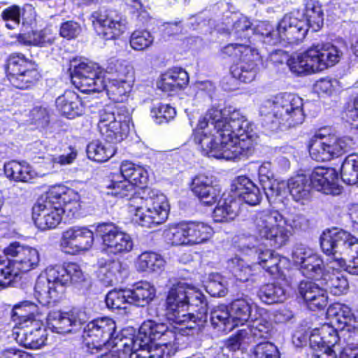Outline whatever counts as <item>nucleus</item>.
<instances>
[{"instance_id": "nucleus-1", "label": "nucleus", "mask_w": 358, "mask_h": 358, "mask_svg": "<svg viewBox=\"0 0 358 358\" xmlns=\"http://www.w3.org/2000/svg\"><path fill=\"white\" fill-rule=\"evenodd\" d=\"M213 127L216 136L206 133L194 140L206 152H215L217 158L240 160L254 152L255 138L251 123L240 110L231 106L223 110L210 108L199 120L197 129Z\"/></svg>"}, {"instance_id": "nucleus-2", "label": "nucleus", "mask_w": 358, "mask_h": 358, "mask_svg": "<svg viewBox=\"0 0 358 358\" xmlns=\"http://www.w3.org/2000/svg\"><path fill=\"white\" fill-rule=\"evenodd\" d=\"M105 193L117 198H129L131 211H135L133 220L145 228H152L164 223L168 217L166 196L157 189H146L143 196H134L135 187L129 181L113 174L105 182Z\"/></svg>"}, {"instance_id": "nucleus-3", "label": "nucleus", "mask_w": 358, "mask_h": 358, "mask_svg": "<svg viewBox=\"0 0 358 358\" xmlns=\"http://www.w3.org/2000/svg\"><path fill=\"white\" fill-rule=\"evenodd\" d=\"M72 284L78 287H88L90 281L80 266L76 263H67L64 266L56 265L46 268L45 275H40L34 287V295L38 302L48 306L55 302L64 287Z\"/></svg>"}, {"instance_id": "nucleus-4", "label": "nucleus", "mask_w": 358, "mask_h": 358, "mask_svg": "<svg viewBox=\"0 0 358 358\" xmlns=\"http://www.w3.org/2000/svg\"><path fill=\"white\" fill-rule=\"evenodd\" d=\"M166 315L170 322L169 327L163 323H157L153 320L145 321L140 327L135 338V346H148L162 336L170 339L163 343L166 350L167 356H173L178 351L177 335L179 333V283L174 284L168 292L166 297ZM166 340V338H164Z\"/></svg>"}, {"instance_id": "nucleus-5", "label": "nucleus", "mask_w": 358, "mask_h": 358, "mask_svg": "<svg viewBox=\"0 0 358 358\" xmlns=\"http://www.w3.org/2000/svg\"><path fill=\"white\" fill-rule=\"evenodd\" d=\"M252 220L259 236L276 248L285 245L292 236L285 226L296 230H305L308 227V220L302 214L290 213L284 217L278 210L269 209L256 212Z\"/></svg>"}, {"instance_id": "nucleus-6", "label": "nucleus", "mask_w": 358, "mask_h": 358, "mask_svg": "<svg viewBox=\"0 0 358 358\" xmlns=\"http://www.w3.org/2000/svg\"><path fill=\"white\" fill-rule=\"evenodd\" d=\"M320 246L329 257L331 268H345L358 275V238L350 232L338 228L325 230L320 236Z\"/></svg>"}, {"instance_id": "nucleus-7", "label": "nucleus", "mask_w": 358, "mask_h": 358, "mask_svg": "<svg viewBox=\"0 0 358 358\" xmlns=\"http://www.w3.org/2000/svg\"><path fill=\"white\" fill-rule=\"evenodd\" d=\"M302 106V99L296 94H278L261 107L260 113L265 115L264 124L272 131L301 124L305 118Z\"/></svg>"}, {"instance_id": "nucleus-8", "label": "nucleus", "mask_w": 358, "mask_h": 358, "mask_svg": "<svg viewBox=\"0 0 358 358\" xmlns=\"http://www.w3.org/2000/svg\"><path fill=\"white\" fill-rule=\"evenodd\" d=\"M0 256V288L12 285L22 273L35 268L39 262L38 250L18 242L10 243Z\"/></svg>"}, {"instance_id": "nucleus-9", "label": "nucleus", "mask_w": 358, "mask_h": 358, "mask_svg": "<svg viewBox=\"0 0 358 358\" xmlns=\"http://www.w3.org/2000/svg\"><path fill=\"white\" fill-rule=\"evenodd\" d=\"M343 51L330 43L313 45L306 51L287 59L290 71L298 76L322 71L338 63Z\"/></svg>"}, {"instance_id": "nucleus-10", "label": "nucleus", "mask_w": 358, "mask_h": 358, "mask_svg": "<svg viewBox=\"0 0 358 358\" xmlns=\"http://www.w3.org/2000/svg\"><path fill=\"white\" fill-rule=\"evenodd\" d=\"M180 336H194L197 320H206L208 304L203 294L197 288L180 282Z\"/></svg>"}, {"instance_id": "nucleus-11", "label": "nucleus", "mask_w": 358, "mask_h": 358, "mask_svg": "<svg viewBox=\"0 0 358 358\" xmlns=\"http://www.w3.org/2000/svg\"><path fill=\"white\" fill-rule=\"evenodd\" d=\"M130 120V113L125 106H108L99 111L97 127L107 142L117 143L127 136Z\"/></svg>"}, {"instance_id": "nucleus-12", "label": "nucleus", "mask_w": 358, "mask_h": 358, "mask_svg": "<svg viewBox=\"0 0 358 358\" xmlns=\"http://www.w3.org/2000/svg\"><path fill=\"white\" fill-rule=\"evenodd\" d=\"M222 52L238 59V62L231 67L233 78L245 83H251L255 79L259 71L255 60L259 57L257 49L249 44L234 43L224 46L222 49Z\"/></svg>"}, {"instance_id": "nucleus-13", "label": "nucleus", "mask_w": 358, "mask_h": 358, "mask_svg": "<svg viewBox=\"0 0 358 358\" xmlns=\"http://www.w3.org/2000/svg\"><path fill=\"white\" fill-rule=\"evenodd\" d=\"M252 306L246 299H237L230 305V310L225 305L215 307L211 312L210 320L213 326L225 331H231L235 327L244 326L252 318Z\"/></svg>"}, {"instance_id": "nucleus-14", "label": "nucleus", "mask_w": 358, "mask_h": 358, "mask_svg": "<svg viewBox=\"0 0 358 358\" xmlns=\"http://www.w3.org/2000/svg\"><path fill=\"white\" fill-rule=\"evenodd\" d=\"M352 144L350 137L316 133L309 143L310 155L315 161L325 162L347 152Z\"/></svg>"}, {"instance_id": "nucleus-15", "label": "nucleus", "mask_w": 358, "mask_h": 358, "mask_svg": "<svg viewBox=\"0 0 358 358\" xmlns=\"http://www.w3.org/2000/svg\"><path fill=\"white\" fill-rule=\"evenodd\" d=\"M78 195L71 189H52L42 195L32 208V218L42 217L55 213L64 214L68 203L77 202Z\"/></svg>"}, {"instance_id": "nucleus-16", "label": "nucleus", "mask_w": 358, "mask_h": 358, "mask_svg": "<svg viewBox=\"0 0 358 358\" xmlns=\"http://www.w3.org/2000/svg\"><path fill=\"white\" fill-rule=\"evenodd\" d=\"M34 62L27 59L20 53L11 55L7 63L8 77L10 83L16 88L26 90L39 78Z\"/></svg>"}, {"instance_id": "nucleus-17", "label": "nucleus", "mask_w": 358, "mask_h": 358, "mask_svg": "<svg viewBox=\"0 0 358 358\" xmlns=\"http://www.w3.org/2000/svg\"><path fill=\"white\" fill-rule=\"evenodd\" d=\"M34 62L27 59L20 53L11 55L7 63L8 77L10 83L16 88L26 90L39 78Z\"/></svg>"}, {"instance_id": "nucleus-18", "label": "nucleus", "mask_w": 358, "mask_h": 358, "mask_svg": "<svg viewBox=\"0 0 358 358\" xmlns=\"http://www.w3.org/2000/svg\"><path fill=\"white\" fill-rule=\"evenodd\" d=\"M96 234L102 240L103 250L108 253L122 255L133 249L130 235L113 222L99 223L96 227Z\"/></svg>"}, {"instance_id": "nucleus-19", "label": "nucleus", "mask_w": 358, "mask_h": 358, "mask_svg": "<svg viewBox=\"0 0 358 358\" xmlns=\"http://www.w3.org/2000/svg\"><path fill=\"white\" fill-rule=\"evenodd\" d=\"M116 325L109 317L94 320L85 327L84 337L87 341V351L92 354L99 352L102 347L110 345V341L114 337Z\"/></svg>"}, {"instance_id": "nucleus-20", "label": "nucleus", "mask_w": 358, "mask_h": 358, "mask_svg": "<svg viewBox=\"0 0 358 358\" xmlns=\"http://www.w3.org/2000/svg\"><path fill=\"white\" fill-rule=\"evenodd\" d=\"M308 31V22L303 13L292 10L286 13L278 22V34L280 44L294 45L301 42Z\"/></svg>"}, {"instance_id": "nucleus-21", "label": "nucleus", "mask_w": 358, "mask_h": 358, "mask_svg": "<svg viewBox=\"0 0 358 358\" xmlns=\"http://www.w3.org/2000/svg\"><path fill=\"white\" fill-rule=\"evenodd\" d=\"M93 25L106 40L114 39L126 29L125 20L115 10L101 9L92 14Z\"/></svg>"}, {"instance_id": "nucleus-22", "label": "nucleus", "mask_w": 358, "mask_h": 358, "mask_svg": "<svg viewBox=\"0 0 358 358\" xmlns=\"http://www.w3.org/2000/svg\"><path fill=\"white\" fill-rule=\"evenodd\" d=\"M109 72L116 73L117 78L112 79L106 85L107 90L115 97L116 101H122L120 97L127 94L131 90L134 83V71L131 66L121 62H111L108 67Z\"/></svg>"}, {"instance_id": "nucleus-23", "label": "nucleus", "mask_w": 358, "mask_h": 358, "mask_svg": "<svg viewBox=\"0 0 358 358\" xmlns=\"http://www.w3.org/2000/svg\"><path fill=\"white\" fill-rule=\"evenodd\" d=\"M48 327L57 334H67L75 332L81 328L86 321L84 313L60 311L50 312L47 316Z\"/></svg>"}, {"instance_id": "nucleus-24", "label": "nucleus", "mask_w": 358, "mask_h": 358, "mask_svg": "<svg viewBox=\"0 0 358 358\" xmlns=\"http://www.w3.org/2000/svg\"><path fill=\"white\" fill-rule=\"evenodd\" d=\"M310 185L317 191L326 194L338 195L341 192L338 177L335 169L318 166L313 169L308 177Z\"/></svg>"}, {"instance_id": "nucleus-25", "label": "nucleus", "mask_w": 358, "mask_h": 358, "mask_svg": "<svg viewBox=\"0 0 358 358\" xmlns=\"http://www.w3.org/2000/svg\"><path fill=\"white\" fill-rule=\"evenodd\" d=\"M213 229L209 225L199 222H180V245H194L209 240Z\"/></svg>"}, {"instance_id": "nucleus-26", "label": "nucleus", "mask_w": 358, "mask_h": 358, "mask_svg": "<svg viewBox=\"0 0 358 358\" xmlns=\"http://www.w3.org/2000/svg\"><path fill=\"white\" fill-rule=\"evenodd\" d=\"M42 320H37L27 327L14 330L16 341L26 348L39 349L45 345L47 339Z\"/></svg>"}, {"instance_id": "nucleus-27", "label": "nucleus", "mask_w": 358, "mask_h": 358, "mask_svg": "<svg viewBox=\"0 0 358 358\" xmlns=\"http://www.w3.org/2000/svg\"><path fill=\"white\" fill-rule=\"evenodd\" d=\"M1 17L5 26L9 29L17 27L22 20L23 26H31L36 21V12L31 5L27 4L22 8L13 5L3 9Z\"/></svg>"}, {"instance_id": "nucleus-28", "label": "nucleus", "mask_w": 358, "mask_h": 358, "mask_svg": "<svg viewBox=\"0 0 358 358\" xmlns=\"http://www.w3.org/2000/svg\"><path fill=\"white\" fill-rule=\"evenodd\" d=\"M213 183L212 178L204 174L196 176L191 182L192 191L206 206H212L220 199V190Z\"/></svg>"}, {"instance_id": "nucleus-29", "label": "nucleus", "mask_w": 358, "mask_h": 358, "mask_svg": "<svg viewBox=\"0 0 358 358\" xmlns=\"http://www.w3.org/2000/svg\"><path fill=\"white\" fill-rule=\"evenodd\" d=\"M11 318L15 322V330L21 327H27L35 321L42 320V315L38 312V308L35 303L25 301L14 306Z\"/></svg>"}, {"instance_id": "nucleus-30", "label": "nucleus", "mask_w": 358, "mask_h": 358, "mask_svg": "<svg viewBox=\"0 0 358 358\" xmlns=\"http://www.w3.org/2000/svg\"><path fill=\"white\" fill-rule=\"evenodd\" d=\"M231 190L250 206L259 204L262 198L259 187L244 176H238L234 180Z\"/></svg>"}, {"instance_id": "nucleus-31", "label": "nucleus", "mask_w": 358, "mask_h": 358, "mask_svg": "<svg viewBox=\"0 0 358 358\" xmlns=\"http://www.w3.org/2000/svg\"><path fill=\"white\" fill-rule=\"evenodd\" d=\"M339 341L337 330L329 324H324L313 329L309 336L310 347L313 350L320 348H340L336 345Z\"/></svg>"}, {"instance_id": "nucleus-32", "label": "nucleus", "mask_w": 358, "mask_h": 358, "mask_svg": "<svg viewBox=\"0 0 358 358\" xmlns=\"http://www.w3.org/2000/svg\"><path fill=\"white\" fill-rule=\"evenodd\" d=\"M57 110L65 117L73 119L84 113L85 106L75 92L66 90L55 101Z\"/></svg>"}, {"instance_id": "nucleus-33", "label": "nucleus", "mask_w": 358, "mask_h": 358, "mask_svg": "<svg viewBox=\"0 0 358 358\" xmlns=\"http://www.w3.org/2000/svg\"><path fill=\"white\" fill-rule=\"evenodd\" d=\"M332 269V272L327 271L325 273L321 275L320 285L324 287L327 292L329 291L336 296L346 294L349 289L347 278L338 270Z\"/></svg>"}, {"instance_id": "nucleus-34", "label": "nucleus", "mask_w": 358, "mask_h": 358, "mask_svg": "<svg viewBox=\"0 0 358 358\" xmlns=\"http://www.w3.org/2000/svg\"><path fill=\"white\" fill-rule=\"evenodd\" d=\"M287 182V188L296 201L308 198L310 192L309 178L304 174H298L289 178Z\"/></svg>"}, {"instance_id": "nucleus-35", "label": "nucleus", "mask_w": 358, "mask_h": 358, "mask_svg": "<svg viewBox=\"0 0 358 358\" xmlns=\"http://www.w3.org/2000/svg\"><path fill=\"white\" fill-rule=\"evenodd\" d=\"M257 296L262 302L271 305L285 301L287 292L280 284L268 283L260 287Z\"/></svg>"}, {"instance_id": "nucleus-36", "label": "nucleus", "mask_w": 358, "mask_h": 358, "mask_svg": "<svg viewBox=\"0 0 358 358\" xmlns=\"http://www.w3.org/2000/svg\"><path fill=\"white\" fill-rule=\"evenodd\" d=\"M5 174L15 181L27 182L34 178L35 172L26 162L11 161L4 165Z\"/></svg>"}, {"instance_id": "nucleus-37", "label": "nucleus", "mask_w": 358, "mask_h": 358, "mask_svg": "<svg viewBox=\"0 0 358 358\" xmlns=\"http://www.w3.org/2000/svg\"><path fill=\"white\" fill-rule=\"evenodd\" d=\"M72 83L82 92L90 93L101 92L106 87L101 73L94 76H85L81 74V78L72 77Z\"/></svg>"}, {"instance_id": "nucleus-38", "label": "nucleus", "mask_w": 358, "mask_h": 358, "mask_svg": "<svg viewBox=\"0 0 358 358\" xmlns=\"http://www.w3.org/2000/svg\"><path fill=\"white\" fill-rule=\"evenodd\" d=\"M218 203L213 211V219L216 222H228L234 220L238 215V205L232 199H218Z\"/></svg>"}, {"instance_id": "nucleus-39", "label": "nucleus", "mask_w": 358, "mask_h": 358, "mask_svg": "<svg viewBox=\"0 0 358 358\" xmlns=\"http://www.w3.org/2000/svg\"><path fill=\"white\" fill-rule=\"evenodd\" d=\"M131 301L132 304L138 306H145L155 296V287L148 282L138 283L133 289H130Z\"/></svg>"}, {"instance_id": "nucleus-40", "label": "nucleus", "mask_w": 358, "mask_h": 358, "mask_svg": "<svg viewBox=\"0 0 358 358\" xmlns=\"http://www.w3.org/2000/svg\"><path fill=\"white\" fill-rule=\"evenodd\" d=\"M165 261L161 255L152 252H145L139 255L136 266L141 271L159 272L162 270Z\"/></svg>"}, {"instance_id": "nucleus-41", "label": "nucleus", "mask_w": 358, "mask_h": 358, "mask_svg": "<svg viewBox=\"0 0 358 358\" xmlns=\"http://www.w3.org/2000/svg\"><path fill=\"white\" fill-rule=\"evenodd\" d=\"M115 152V148L113 145L104 144L99 141L90 143L87 148L88 157L99 162H106Z\"/></svg>"}, {"instance_id": "nucleus-42", "label": "nucleus", "mask_w": 358, "mask_h": 358, "mask_svg": "<svg viewBox=\"0 0 358 358\" xmlns=\"http://www.w3.org/2000/svg\"><path fill=\"white\" fill-rule=\"evenodd\" d=\"M305 20L308 22V28H313L317 31L323 24V12L318 1L308 0L306 5V11L303 14Z\"/></svg>"}, {"instance_id": "nucleus-43", "label": "nucleus", "mask_w": 358, "mask_h": 358, "mask_svg": "<svg viewBox=\"0 0 358 358\" xmlns=\"http://www.w3.org/2000/svg\"><path fill=\"white\" fill-rule=\"evenodd\" d=\"M122 264L119 261H111L100 266L97 276L104 286H111L118 281Z\"/></svg>"}, {"instance_id": "nucleus-44", "label": "nucleus", "mask_w": 358, "mask_h": 358, "mask_svg": "<svg viewBox=\"0 0 358 358\" xmlns=\"http://www.w3.org/2000/svg\"><path fill=\"white\" fill-rule=\"evenodd\" d=\"M341 177L343 181L350 185L358 182V157L350 155L345 157L341 168Z\"/></svg>"}, {"instance_id": "nucleus-45", "label": "nucleus", "mask_w": 358, "mask_h": 358, "mask_svg": "<svg viewBox=\"0 0 358 358\" xmlns=\"http://www.w3.org/2000/svg\"><path fill=\"white\" fill-rule=\"evenodd\" d=\"M252 22L247 17L242 16L236 20L230 34L234 36L238 43L250 45V36L254 33V29L252 27Z\"/></svg>"}, {"instance_id": "nucleus-46", "label": "nucleus", "mask_w": 358, "mask_h": 358, "mask_svg": "<svg viewBox=\"0 0 358 358\" xmlns=\"http://www.w3.org/2000/svg\"><path fill=\"white\" fill-rule=\"evenodd\" d=\"M299 269L303 275L320 280L321 275L326 273L322 259L316 254L315 256L307 259L305 263L299 266Z\"/></svg>"}, {"instance_id": "nucleus-47", "label": "nucleus", "mask_w": 358, "mask_h": 358, "mask_svg": "<svg viewBox=\"0 0 358 358\" xmlns=\"http://www.w3.org/2000/svg\"><path fill=\"white\" fill-rule=\"evenodd\" d=\"M262 187L270 203L281 202L287 192V182L275 179L263 183Z\"/></svg>"}, {"instance_id": "nucleus-48", "label": "nucleus", "mask_w": 358, "mask_h": 358, "mask_svg": "<svg viewBox=\"0 0 358 358\" xmlns=\"http://www.w3.org/2000/svg\"><path fill=\"white\" fill-rule=\"evenodd\" d=\"M130 289H114L106 296V303L110 309H126L128 304H132Z\"/></svg>"}, {"instance_id": "nucleus-49", "label": "nucleus", "mask_w": 358, "mask_h": 358, "mask_svg": "<svg viewBox=\"0 0 358 358\" xmlns=\"http://www.w3.org/2000/svg\"><path fill=\"white\" fill-rule=\"evenodd\" d=\"M243 329L248 334L252 343L256 342L259 338H266L269 330V324L262 319H253L252 317Z\"/></svg>"}, {"instance_id": "nucleus-50", "label": "nucleus", "mask_w": 358, "mask_h": 358, "mask_svg": "<svg viewBox=\"0 0 358 358\" xmlns=\"http://www.w3.org/2000/svg\"><path fill=\"white\" fill-rule=\"evenodd\" d=\"M327 313L329 315H334L331 322L336 324L341 329L350 325L354 320L350 308L343 304L337 303L331 306Z\"/></svg>"}, {"instance_id": "nucleus-51", "label": "nucleus", "mask_w": 358, "mask_h": 358, "mask_svg": "<svg viewBox=\"0 0 358 358\" xmlns=\"http://www.w3.org/2000/svg\"><path fill=\"white\" fill-rule=\"evenodd\" d=\"M254 29V32L263 37V43L275 45L280 44V38L278 37V25L275 29L274 27L268 22H259Z\"/></svg>"}, {"instance_id": "nucleus-52", "label": "nucleus", "mask_w": 358, "mask_h": 358, "mask_svg": "<svg viewBox=\"0 0 358 358\" xmlns=\"http://www.w3.org/2000/svg\"><path fill=\"white\" fill-rule=\"evenodd\" d=\"M154 37L145 29H137L132 32L129 38V44L132 49L143 51L153 43Z\"/></svg>"}, {"instance_id": "nucleus-53", "label": "nucleus", "mask_w": 358, "mask_h": 358, "mask_svg": "<svg viewBox=\"0 0 358 358\" xmlns=\"http://www.w3.org/2000/svg\"><path fill=\"white\" fill-rule=\"evenodd\" d=\"M227 266L234 277L239 281H247L252 275L250 267L238 257L229 259L227 262Z\"/></svg>"}, {"instance_id": "nucleus-54", "label": "nucleus", "mask_w": 358, "mask_h": 358, "mask_svg": "<svg viewBox=\"0 0 358 358\" xmlns=\"http://www.w3.org/2000/svg\"><path fill=\"white\" fill-rule=\"evenodd\" d=\"M151 116L157 124L168 122L176 115V110L168 104L158 103L151 109Z\"/></svg>"}, {"instance_id": "nucleus-55", "label": "nucleus", "mask_w": 358, "mask_h": 358, "mask_svg": "<svg viewBox=\"0 0 358 358\" xmlns=\"http://www.w3.org/2000/svg\"><path fill=\"white\" fill-rule=\"evenodd\" d=\"M179 69L174 68L169 69L162 75L157 82V87L164 92H171L179 86Z\"/></svg>"}, {"instance_id": "nucleus-56", "label": "nucleus", "mask_w": 358, "mask_h": 358, "mask_svg": "<svg viewBox=\"0 0 358 358\" xmlns=\"http://www.w3.org/2000/svg\"><path fill=\"white\" fill-rule=\"evenodd\" d=\"M69 70L71 78L76 77V78H81V74L85 76H94L100 72L94 64L85 62H78L77 59L71 62Z\"/></svg>"}, {"instance_id": "nucleus-57", "label": "nucleus", "mask_w": 358, "mask_h": 358, "mask_svg": "<svg viewBox=\"0 0 358 358\" xmlns=\"http://www.w3.org/2000/svg\"><path fill=\"white\" fill-rule=\"evenodd\" d=\"M206 291L213 296L222 297L225 296L227 293L225 280L218 273L211 274L206 285Z\"/></svg>"}, {"instance_id": "nucleus-58", "label": "nucleus", "mask_w": 358, "mask_h": 358, "mask_svg": "<svg viewBox=\"0 0 358 358\" xmlns=\"http://www.w3.org/2000/svg\"><path fill=\"white\" fill-rule=\"evenodd\" d=\"M20 43L24 45H43L46 43H51L43 31H32L31 33L20 34L17 37Z\"/></svg>"}, {"instance_id": "nucleus-59", "label": "nucleus", "mask_w": 358, "mask_h": 358, "mask_svg": "<svg viewBox=\"0 0 358 358\" xmlns=\"http://www.w3.org/2000/svg\"><path fill=\"white\" fill-rule=\"evenodd\" d=\"M252 358H280L277 347L270 342H262L252 350Z\"/></svg>"}, {"instance_id": "nucleus-60", "label": "nucleus", "mask_w": 358, "mask_h": 358, "mask_svg": "<svg viewBox=\"0 0 358 358\" xmlns=\"http://www.w3.org/2000/svg\"><path fill=\"white\" fill-rule=\"evenodd\" d=\"M79 227H73L64 231L60 239L62 250L69 254H75L74 245L76 244Z\"/></svg>"}, {"instance_id": "nucleus-61", "label": "nucleus", "mask_w": 358, "mask_h": 358, "mask_svg": "<svg viewBox=\"0 0 358 358\" xmlns=\"http://www.w3.org/2000/svg\"><path fill=\"white\" fill-rule=\"evenodd\" d=\"M94 243L93 232L85 227H79L76 244L74 245L75 253L90 249Z\"/></svg>"}, {"instance_id": "nucleus-62", "label": "nucleus", "mask_w": 358, "mask_h": 358, "mask_svg": "<svg viewBox=\"0 0 358 358\" xmlns=\"http://www.w3.org/2000/svg\"><path fill=\"white\" fill-rule=\"evenodd\" d=\"M324 289V287H320L316 282L311 280H301L298 285L299 296L307 304L310 301L313 294H317L320 290Z\"/></svg>"}, {"instance_id": "nucleus-63", "label": "nucleus", "mask_w": 358, "mask_h": 358, "mask_svg": "<svg viewBox=\"0 0 358 358\" xmlns=\"http://www.w3.org/2000/svg\"><path fill=\"white\" fill-rule=\"evenodd\" d=\"M324 289V287H320L316 282L311 280H301L298 285L299 296L307 304L310 301L313 294H317L320 290Z\"/></svg>"}, {"instance_id": "nucleus-64", "label": "nucleus", "mask_w": 358, "mask_h": 358, "mask_svg": "<svg viewBox=\"0 0 358 358\" xmlns=\"http://www.w3.org/2000/svg\"><path fill=\"white\" fill-rule=\"evenodd\" d=\"M315 255L316 253L311 248L304 244L299 243L294 247L292 257L294 263L301 266L307 259H310Z\"/></svg>"}]
</instances>
